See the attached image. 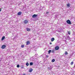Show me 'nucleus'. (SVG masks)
<instances>
[{"label": "nucleus", "mask_w": 75, "mask_h": 75, "mask_svg": "<svg viewBox=\"0 0 75 75\" xmlns=\"http://www.w3.org/2000/svg\"><path fill=\"white\" fill-rule=\"evenodd\" d=\"M21 68H24V67H21Z\"/></svg>", "instance_id": "29"}, {"label": "nucleus", "mask_w": 75, "mask_h": 75, "mask_svg": "<svg viewBox=\"0 0 75 75\" xmlns=\"http://www.w3.org/2000/svg\"><path fill=\"white\" fill-rule=\"evenodd\" d=\"M51 50H50L48 51V52L49 54H50V53H51Z\"/></svg>", "instance_id": "13"}, {"label": "nucleus", "mask_w": 75, "mask_h": 75, "mask_svg": "<svg viewBox=\"0 0 75 75\" xmlns=\"http://www.w3.org/2000/svg\"><path fill=\"white\" fill-rule=\"evenodd\" d=\"M24 23L25 24H27L28 23V21L25 20L24 21Z\"/></svg>", "instance_id": "5"}, {"label": "nucleus", "mask_w": 75, "mask_h": 75, "mask_svg": "<svg viewBox=\"0 0 75 75\" xmlns=\"http://www.w3.org/2000/svg\"><path fill=\"white\" fill-rule=\"evenodd\" d=\"M50 44H52V43H50Z\"/></svg>", "instance_id": "30"}, {"label": "nucleus", "mask_w": 75, "mask_h": 75, "mask_svg": "<svg viewBox=\"0 0 75 75\" xmlns=\"http://www.w3.org/2000/svg\"><path fill=\"white\" fill-rule=\"evenodd\" d=\"M1 9H0V12L1 11Z\"/></svg>", "instance_id": "27"}, {"label": "nucleus", "mask_w": 75, "mask_h": 75, "mask_svg": "<svg viewBox=\"0 0 75 75\" xmlns=\"http://www.w3.org/2000/svg\"><path fill=\"white\" fill-rule=\"evenodd\" d=\"M52 62H55V59H52Z\"/></svg>", "instance_id": "16"}, {"label": "nucleus", "mask_w": 75, "mask_h": 75, "mask_svg": "<svg viewBox=\"0 0 75 75\" xmlns=\"http://www.w3.org/2000/svg\"><path fill=\"white\" fill-rule=\"evenodd\" d=\"M21 48H24V45H21Z\"/></svg>", "instance_id": "15"}, {"label": "nucleus", "mask_w": 75, "mask_h": 75, "mask_svg": "<svg viewBox=\"0 0 75 75\" xmlns=\"http://www.w3.org/2000/svg\"><path fill=\"white\" fill-rule=\"evenodd\" d=\"M64 54L65 55H67V54H68V52H67L66 51H65Z\"/></svg>", "instance_id": "17"}, {"label": "nucleus", "mask_w": 75, "mask_h": 75, "mask_svg": "<svg viewBox=\"0 0 75 75\" xmlns=\"http://www.w3.org/2000/svg\"><path fill=\"white\" fill-rule=\"evenodd\" d=\"M73 64H74V62H71V65H73Z\"/></svg>", "instance_id": "20"}, {"label": "nucleus", "mask_w": 75, "mask_h": 75, "mask_svg": "<svg viewBox=\"0 0 75 75\" xmlns=\"http://www.w3.org/2000/svg\"><path fill=\"white\" fill-rule=\"evenodd\" d=\"M32 71H33V69L31 68L29 70V72H31Z\"/></svg>", "instance_id": "8"}, {"label": "nucleus", "mask_w": 75, "mask_h": 75, "mask_svg": "<svg viewBox=\"0 0 75 75\" xmlns=\"http://www.w3.org/2000/svg\"><path fill=\"white\" fill-rule=\"evenodd\" d=\"M55 16V17H56V18H57V15H56Z\"/></svg>", "instance_id": "26"}, {"label": "nucleus", "mask_w": 75, "mask_h": 75, "mask_svg": "<svg viewBox=\"0 0 75 75\" xmlns=\"http://www.w3.org/2000/svg\"><path fill=\"white\" fill-rule=\"evenodd\" d=\"M26 29H27V31H30V30H31V29L28 28H27Z\"/></svg>", "instance_id": "10"}, {"label": "nucleus", "mask_w": 75, "mask_h": 75, "mask_svg": "<svg viewBox=\"0 0 75 75\" xmlns=\"http://www.w3.org/2000/svg\"><path fill=\"white\" fill-rule=\"evenodd\" d=\"M22 13H21V12H18V14L19 16H20V15H21V14Z\"/></svg>", "instance_id": "9"}, {"label": "nucleus", "mask_w": 75, "mask_h": 75, "mask_svg": "<svg viewBox=\"0 0 75 75\" xmlns=\"http://www.w3.org/2000/svg\"><path fill=\"white\" fill-rule=\"evenodd\" d=\"M26 65L27 67H28L29 65V63L28 62H27L26 64Z\"/></svg>", "instance_id": "14"}, {"label": "nucleus", "mask_w": 75, "mask_h": 75, "mask_svg": "<svg viewBox=\"0 0 75 75\" xmlns=\"http://www.w3.org/2000/svg\"><path fill=\"white\" fill-rule=\"evenodd\" d=\"M66 22L67 24H70V25L72 24V23H71V22L69 20H67L66 21Z\"/></svg>", "instance_id": "1"}, {"label": "nucleus", "mask_w": 75, "mask_h": 75, "mask_svg": "<svg viewBox=\"0 0 75 75\" xmlns=\"http://www.w3.org/2000/svg\"><path fill=\"white\" fill-rule=\"evenodd\" d=\"M23 75H25V74H23Z\"/></svg>", "instance_id": "28"}, {"label": "nucleus", "mask_w": 75, "mask_h": 75, "mask_svg": "<svg viewBox=\"0 0 75 75\" xmlns=\"http://www.w3.org/2000/svg\"><path fill=\"white\" fill-rule=\"evenodd\" d=\"M49 56H48V55H46V57L47 58H48V57H49Z\"/></svg>", "instance_id": "25"}, {"label": "nucleus", "mask_w": 75, "mask_h": 75, "mask_svg": "<svg viewBox=\"0 0 75 75\" xmlns=\"http://www.w3.org/2000/svg\"><path fill=\"white\" fill-rule=\"evenodd\" d=\"M38 16V15L36 14H34L33 15V18H35Z\"/></svg>", "instance_id": "3"}, {"label": "nucleus", "mask_w": 75, "mask_h": 75, "mask_svg": "<svg viewBox=\"0 0 75 75\" xmlns=\"http://www.w3.org/2000/svg\"><path fill=\"white\" fill-rule=\"evenodd\" d=\"M47 69H48L50 70V69H51V68H50V67H48L47 68Z\"/></svg>", "instance_id": "22"}, {"label": "nucleus", "mask_w": 75, "mask_h": 75, "mask_svg": "<svg viewBox=\"0 0 75 75\" xmlns=\"http://www.w3.org/2000/svg\"><path fill=\"white\" fill-rule=\"evenodd\" d=\"M54 40H55V38H52L51 39V41H52V42L54 41Z\"/></svg>", "instance_id": "7"}, {"label": "nucleus", "mask_w": 75, "mask_h": 75, "mask_svg": "<svg viewBox=\"0 0 75 75\" xmlns=\"http://www.w3.org/2000/svg\"><path fill=\"white\" fill-rule=\"evenodd\" d=\"M6 45H2L1 47V49H4L6 48Z\"/></svg>", "instance_id": "2"}, {"label": "nucleus", "mask_w": 75, "mask_h": 75, "mask_svg": "<svg viewBox=\"0 0 75 75\" xmlns=\"http://www.w3.org/2000/svg\"><path fill=\"white\" fill-rule=\"evenodd\" d=\"M59 49V47L58 46H56L55 48V49L56 50H58Z\"/></svg>", "instance_id": "4"}, {"label": "nucleus", "mask_w": 75, "mask_h": 75, "mask_svg": "<svg viewBox=\"0 0 75 75\" xmlns=\"http://www.w3.org/2000/svg\"><path fill=\"white\" fill-rule=\"evenodd\" d=\"M46 13L47 14H49V12H47Z\"/></svg>", "instance_id": "24"}, {"label": "nucleus", "mask_w": 75, "mask_h": 75, "mask_svg": "<svg viewBox=\"0 0 75 75\" xmlns=\"http://www.w3.org/2000/svg\"><path fill=\"white\" fill-rule=\"evenodd\" d=\"M17 68H19L20 67V65L19 64H18L17 66Z\"/></svg>", "instance_id": "19"}, {"label": "nucleus", "mask_w": 75, "mask_h": 75, "mask_svg": "<svg viewBox=\"0 0 75 75\" xmlns=\"http://www.w3.org/2000/svg\"><path fill=\"white\" fill-rule=\"evenodd\" d=\"M67 7H69L70 6H71V5L69 4H67Z\"/></svg>", "instance_id": "12"}, {"label": "nucleus", "mask_w": 75, "mask_h": 75, "mask_svg": "<svg viewBox=\"0 0 75 75\" xmlns=\"http://www.w3.org/2000/svg\"><path fill=\"white\" fill-rule=\"evenodd\" d=\"M68 34H69V35H70V34H71V33L70 32V31H68Z\"/></svg>", "instance_id": "21"}, {"label": "nucleus", "mask_w": 75, "mask_h": 75, "mask_svg": "<svg viewBox=\"0 0 75 75\" xmlns=\"http://www.w3.org/2000/svg\"><path fill=\"white\" fill-rule=\"evenodd\" d=\"M5 39V36H3L1 38V40L3 41V40H4Z\"/></svg>", "instance_id": "11"}, {"label": "nucleus", "mask_w": 75, "mask_h": 75, "mask_svg": "<svg viewBox=\"0 0 75 75\" xmlns=\"http://www.w3.org/2000/svg\"><path fill=\"white\" fill-rule=\"evenodd\" d=\"M52 53H54V50H52Z\"/></svg>", "instance_id": "23"}, {"label": "nucleus", "mask_w": 75, "mask_h": 75, "mask_svg": "<svg viewBox=\"0 0 75 75\" xmlns=\"http://www.w3.org/2000/svg\"><path fill=\"white\" fill-rule=\"evenodd\" d=\"M30 44V42L28 40L26 42V45H28V44Z\"/></svg>", "instance_id": "6"}, {"label": "nucleus", "mask_w": 75, "mask_h": 75, "mask_svg": "<svg viewBox=\"0 0 75 75\" xmlns=\"http://www.w3.org/2000/svg\"><path fill=\"white\" fill-rule=\"evenodd\" d=\"M30 65H33V63L32 62H30Z\"/></svg>", "instance_id": "18"}]
</instances>
